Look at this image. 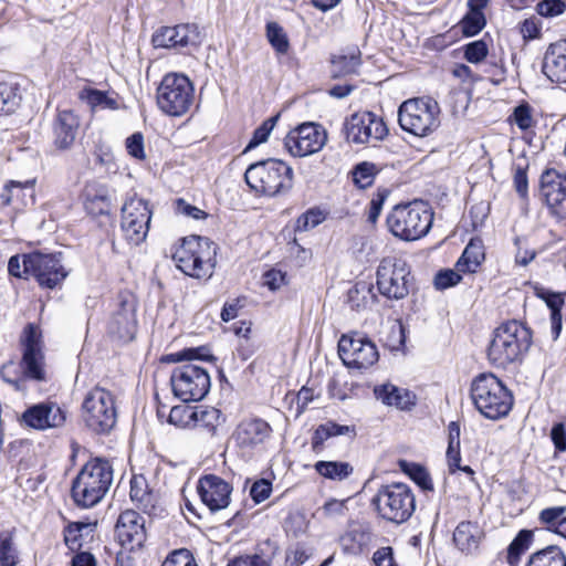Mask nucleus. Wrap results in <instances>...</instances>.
<instances>
[{"label": "nucleus", "instance_id": "obj_4", "mask_svg": "<svg viewBox=\"0 0 566 566\" xmlns=\"http://www.w3.org/2000/svg\"><path fill=\"white\" fill-rule=\"evenodd\" d=\"M471 397L480 413L492 420L505 417L513 406L511 391L491 373H483L474 378Z\"/></svg>", "mask_w": 566, "mask_h": 566}, {"label": "nucleus", "instance_id": "obj_49", "mask_svg": "<svg viewBox=\"0 0 566 566\" xmlns=\"http://www.w3.org/2000/svg\"><path fill=\"white\" fill-rule=\"evenodd\" d=\"M212 358L211 355L208 354L207 348L197 347V348H186L180 352L170 354L166 356L165 360L168 363H178V361H190L196 359L208 360Z\"/></svg>", "mask_w": 566, "mask_h": 566}, {"label": "nucleus", "instance_id": "obj_48", "mask_svg": "<svg viewBox=\"0 0 566 566\" xmlns=\"http://www.w3.org/2000/svg\"><path fill=\"white\" fill-rule=\"evenodd\" d=\"M485 22V15L483 12L468 11L460 21V27L464 35L473 36L484 28Z\"/></svg>", "mask_w": 566, "mask_h": 566}, {"label": "nucleus", "instance_id": "obj_27", "mask_svg": "<svg viewBox=\"0 0 566 566\" xmlns=\"http://www.w3.org/2000/svg\"><path fill=\"white\" fill-rule=\"evenodd\" d=\"M84 208L93 217L108 214L112 207V196L107 186L88 182L83 191Z\"/></svg>", "mask_w": 566, "mask_h": 566}, {"label": "nucleus", "instance_id": "obj_26", "mask_svg": "<svg viewBox=\"0 0 566 566\" xmlns=\"http://www.w3.org/2000/svg\"><path fill=\"white\" fill-rule=\"evenodd\" d=\"M78 126V117L72 111H60L53 124L55 147L69 149L76 138Z\"/></svg>", "mask_w": 566, "mask_h": 566}, {"label": "nucleus", "instance_id": "obj_28", "mask_svg": "<svg viewBox=\"0 0 566 566\" xmlns=\"http://www.w3.org/2000/svg\"><path fill=\"white\" fill-rule=\"evenodd\" d=\"M270 424L263 419L243 420L237 428L234 437L241 447H254L263 443L271 434Z\"/></svg>", "mask_w": 566, "mask_h": 566}, {"label": "nucleus", "instance_id": "obj_51", "mask_svg": "<svg viewBox=\"0 0 566 566\" xmlns=\"http://www.w3.org/2000/svg\"><path fill=\"white\" fill-rule=\"evenodd\" d=\"M277 119L279 115H275L264 120L262 125L254 130L251 140L244 149V153L266 142Z\"/></svg>", "mask_w": 566, "mask_h": 566}, {"label": "nucleus", "instance_id": "obj_37", "mask_svg": "<svg viewBox=\"0 0 566 566\" xmlns=\"http://www.w3.org/2000/svg\"><path fill=\"white\" fill-rule=\"evenodd\" d=\"M314 468L319 475L333 481H343L354 471L353 467L344 461H317Z\"/></svg>", "mask_w": 566, "mask_h": 566}, {"label": "nucleus", "instance_id": "obj_52", "mask_svg": "<svg viewBox=\"0 0 566 566\" xmlns=\"http://www.w3.org/2000/svg\"><path fill=\"white\" fill-rule=\"evenodd\" d=\"M192 408L193 407L182 405L172 407L168 416L169 423L180 428L192 426Z\"/></svg>", "mask_w": 566, "mask_h": 566}, {"label": "nucleus", "instance_id": "obj_19", "mask_svg": "<svg viewBox=\"0 0 566 566\" xmlns=\"http://www.w3.org/2000/svg\"><path fill=\"white\" fill-rule=\"evenodd\" d=\"M541 196L555 217L566 218V175L545 170L541 176Z\"/></svg>", "mask_w": 566, "mask_h": 566}, {"label": "nucleus", "instance_id": "obj_24", "mask_svg": "<svg viewBox=\"0 0 566 566\" xmlns=\"http://www.w3.org/2000/svg\"><path fill=\"white\" fill-rule=\"evenodd\" d=\"M136 331V305L133 301H122L108 322V333L118 340L129 342Z\"/></svg>", "mask_w": 566, "mask_h": 566}, {"label": "nucleus", "instance_id": "obj_11", "mask_svg": "<svg viewBox=\"0 0 566 566\" xmlns=\"http://www.w3.org/2000/svg\"><path fill=\"white\" fill-rule=\"evenodd\" d=\"M170 384L174 395L185 402L201 400L207 396L211 386L208 371L192 363L174 368Z\"/></svg>", "mask_w": 566, "mask_h": 566}, {"label": "nucleus", "instance_id": "obj_20", "mask_svg": "<svg viewBox=\"0 0 566 566\" xmlns=\"http://www.w3.org/2000/svg\"><path fill=\"white\" fill-rule=\"evenodd\" d=\"M197 491L201 502L211 511L218 512L229 506L232 486L216 474H206L198 481Z\"/></svg>", "mask_w": 566, "mask_h": 566}, {"label": "nucleus", "instance_id": "obj_36", "mask_svg": "<svg viewBox=\"0 0 566 566\" xmlns=\"http://www.w3.org/2000/svg\"><path fill=\"white\" fill-rule=\"evenodd\" d=\"M377 296L373 285L367 282H358L348 291V304L355 311L367 308L376 301Z\"/></svg>", "mask_w": 566, "mask_h": 566}, {"label": "nucleus", "instance_id": "obj_25", "mask_svg": "<svg viewBox=\"0 0 566 566\" xmlns=\"http://www.w3.org/2000/svg\"><path fill=\"white\" fill-rule=\"evenodd\" d=\"M543 72L556 83H566V40L552 43L545 52Z\"/></svg>", "mask_w": 566, "mask_h": 566}, {"label": "nucleus", "instance_id": "obj_29", "mask_svg": "<svg viewBox=\"0 0 566 566\" xmlns=\"http://www.w3.org/2000/svg\"><path fill=\"white\" fill-rule=\"evenodd\" d=\"M483 535V531L476 522L463 521L453 532V542L461 552L472 554L478 549Z\"/></svg>", "mask_w": 566, "mask_h": 566}, {"label": "nucleus", "instance_id": "obj_43", "mask_svg": "<svg viewBox=\"0 0 566 566\" xmlns=\"http://www.w3.org/2000/svg\"><path fill=\"white\" fill-rule=\"evenodd\" d=\"M360 65V53L353 51L349 55H338L332 60V74L334 77L346 76L357 72Z\"/></svg>", "mask_w": 566, "mask_h": 566}, {"label": "nucleus", "instance_id": "obj_62", "mask_svg": "<svg viewBox=\"0 0 566 566\" xmlns=\"http://www.w3.org/2000/svg\"><path fill=\"white\" fill-rule=\"evenodd\" d=\"M128 154L136 159H144V137L140 133H135L126 139Z\"/></svg>", "mask_w": 566, "mask_h": 566}, {"label": "nucleus", "instance_id": "obj_6", "mask_svg": "<svg viewBox=\"0 0 566 566\" xmlns=\"http://www.w3.org/2000/svg\"><path fill=\"white\" fill-rule=\"evenodd\" d=\"M433 213L423 201L396 206L387 217L389 231L405 241L424 237L431 229Z\"/></svg>", "mask_w": 566, "mask_h": 566}, {"label": "nucleus", "instance_id": "obj_1", "mask_svg": "<svg viewBox=\"0 0 566 566\" xmlns=\"http://www.w3.org/2000/svg\"><path fill=\"white\" fill-rule=\"evenodd\" d=\"M531 345V329L520 321H507L493 333L488 348L489 361L495 367L506 368L522 361Z\"/></svg>", "mask_w": 566, "mask_h": 566}, {"label": "nucleus", "instance_id": "obj_5", "mask_svg": "<svg viewBox=\"0 0 566 566\" xmlns=\"http://www.w3.org/2000/svg\"><path fill=\"white\" fill-rule=\"evenodd\" d=\"M216 249L207 238H184L179 245L174 248L171 258L176 266L186 275L196 279H208L214 268Z\"/></svg>", "mask_w": 566, "mask_h": 566}, {"label": "nucleus", "instance_id": "obj_63", "mask_svg": "<svg viewBox=\"0 0 566 566\" xmlns=\"http://www.w3.org/2000/svg\"><path fill=\"white\" fill-rule=\"evenodd\" d=\"M514 187L516 192L522 199L527 198L528 195V179L526 169L522 167H516L514 172Z\"/></svg>", "mask_w": 566, "mask_h": 566}, {"label": "nucleus", "instance_id": "obj_12", "mask_svg": "<svg viewBox=\"0 0 566 566\" xmlns=\"http://www.w3.org/2000/svg\"><path fill=\"white\" fill-rule=\"evenodd\" d=\"M377 287L389 300H402L409 294L411 279L405 261L387 258L377 269Z\"/></svg>", "mask_w": 566, "mask_h": 566}, {"label": "nucleus", "instance_id": "obj_38", "mask_svg": "<svg viewBox=\"0 0 566 566\" xmlns=\"http://www.w3.org/2000/svg\"><path fill=\"white\" fill-rule=\"evenodd\" d=\"M538 520L548 531L564 536L566 532V506H553L541 511Z\"/></svg>", "mask_w": 566, "mask_h": 566}, {"label": "nucleus", "instance_id": "obj_46", "mask_svg": "<svg viewBox=\"0 0 566 566\" xmlns=\"http://www.w3.org/2000/svg\"><path fill=\"white\" fill-rule=\"evenodd\" d=\"M266 36L273 49L279 54H286L290 49V42L283 28L276 22L266 24Z\"/></svg>", "mask_w": 566, "mask_h": 566}, {"label": "nucleus", "instance_id": "obj_39", "mask_svg": "<svg viewBox=\"0 0 566 566\" xmlns=\"http://www.w3.org/2000/svg\"><path fill=\"white\" fill-rule=\"evenodd\" d=\"M527 566H566V556L558 546H547L533 554Z\"/></svg>", "mask_w": 566, "mask_h": 566}, {"label": "nucleus", "instance_id": "obj_56", "mask_svg": "<svg viewBox=\"0 0 566 566\" xmlns=\"http://www.w3.org/2000/svg\"><path fill=\"white\" fill-rule=\"evenodd\" d=\"M324 220V216L319 210H308L300 216L296 220L297 231H307L315 228Z\"/></svg>", "mask_w": 566, "mask_h": 566}, {"label": "nucleus", "instance_id": "obj_10", "mask_svg": "<svg viewBox=\"0 0 566 566\" xmlns=\"http://www.w3.org/2000/svg\"><path fill=\"white\" fill-rule=\"evenodd\" d=\"M85 424L96 433L109 432L117 420L115 398L111 391L95 387L86 395L83 405Z\"/></svg>", "mask_w": 566, "mask_h": 566}, {"label": "nucleus", "instance_id": "obj_59", "mask_svg": "<svg viewBox=\"0 0 566 566\" xmlns=\"http://www.w3.org/2000/svg\"><path fill=\"white\" fill-rule=\"evenodd\" d=\"M271 492L272 483L265 479L255 481L250 489V495L255 503L265 501L270 496Z\"/></svg>", "mask_w": 566, "mask_h": 566}, {"label": "nucleus", "instance_id": "obj_47", "mask_svg": "<svg viewBox=\"0 0 566 566\" xmlns=\"http://www.w3.org/2000/svg\"><path fill=\"white\" fill-rule=\"evenodd\" d=\"M18 88L9 83H0V115L14 112L20 103Z\"/></svg>", "mask_w": 566, "mask_h": 566}, {"label": "nucleus", "instance_id": "obj_2", "mask_svg": "<svg viewBox=\"0 0 566 566\" xmlns=\"http://www.w3.org/2000/svg\"><path fill=\"white\" fill-rule=\"evenodd\" d=\"M113 482V468L108 460L94 458L86 462L72 483V499L77 506L88 509L99 503Z\"/></svg>", "mask_w": 566, "mask_h": 566}, {"label": "nucleus", "instance_id": "obj_42", "mask_svg": "<svg viewBox=\"0 0 566 566\" xmlns=\"http://www.w3.org/2000/svg\"><path fill=\"white\" fill-rule=\"evenodd\" d=\"M19 563V552L12 531L0 533V566H15Z\"/></svg>", "mask_w": 566, "mask_h": 566}, {"label": "nucleus", "instance_id": "obj_18", "mask_svg": "<svg viewBox=\"0 0 566 566\" xmlns=\"http://www.w3.org/2000/svg\"><path fill=\"white\" fill-rule=\"evenodd\" d=\"M25 266L32 269V276L41 286L48 289H54L67 276V272L56 254L31 252L25 260Z\"/></svg>", "mask_w": 566, "mask_h": 566}, {"label": "nucleus", "instance_id": "obj_3", "mask_svg": "<svg viewBox=\"0 0 566 566\" xmlns=\"http://www.w3.org/2000/svg\"><path fill=\"white\" fill-rule=\"evenodd\" d=\"M248 186L258 193L275 197L293 187V169L286 163L269 158L251 164L244 174Z\"/></svg>", "mask_w": 566, "mask_h": 566}, {"label": "nucleus", "instance_id": "obj_55", "mask_svg": "<svg viewBox=\"0 0 566 566\" xmlns=\"http://www.w3.org/2000/svg\"><path fill=\"white\" fill-rule=\"evenodd\" d=\"M29 255L30 253L11 256L8 262L9 273L19 279H28L32 275V269L25 266V260Z\"/></svg>", "mask_w": 566, "mask_h": 566}, {"label": "nucleus", "instance_id": "obj_8", "mask_svg": "<svg viewBox=\"0 0 566 566\" xmlns=\"http://www.w3.org/2000/svg\"><path fill=\"white\" fill-rule=\"evenodd\" d=\"M439 104L429 97H417L405 101L398 109L400 127L415 136L426 137L439 125Z\"/></svg>", "mask_w": 566, "mask_h": 566}, {"label": "nucleus", "instance_id": "obj_50", "mask_svg": "<svg viewBox=\"0 0 566 566\" xmlns=\"http://www.w3.org/2000/svg\"><path fill=\"white\" fill-rule=\"evenodd\" d=\"M376 167L370 163L358 164L353 171V180L356 186L364 189L370 186L374 181Z\"/></svg>", "mask_w": 566, "mask_h": 566}, {"label": "nucleus", "instance_id": "obj_60", "mask_svg": "<svg viewBox=\"0 0 566 566\" xmlns=\"http://www.w3.org/2000/svg\"><path fill=\"white\" fill-rule=\"evenodd\" d=\"M461 281L459 271L444 270L440 271L434 277V285L439 290H444L458 284Z\"/></svg>", "mask_w": 566, "mask_h": 566}, {"label": "nucleus", "instance_id": "obj_13", "mask_svg": "<svg viewBox=\"0 0 566 566\" xmlns=\"http://www.w3.org/2000/svg\"><path fill=\"white\" fill-rule=\"evenodd\" d=\"M151 216L153 211L146 200L134 196L125 201L122 208L120 228L128 243L138 245L145 241Z\"/></svg>", "mask_w": 566, "mask_h": 566}, {"label": "nucleus", "instance_id": "obj_17", "mask_svg": "<svg viewBox=\"0 0 566 566\" xmlns=\"http://www.w3.org/2000/svg\"><path fill=\"white\" fill-rule=\"evenodd\" d=\"M346 138L354 144L381 140L388 133L384 120L371 112L356 113L347 119Z\"/></svg>", "mask_w": 566, "mask_h": 566}, {"label": "nucleus", "instance_id": "obj_30", "mask_svg": "<svg viewBox=\"0 0 566 566\" xmlns=\"http://www.w3.org/2000/svg\"><path fill=\"white\" fill-rule=\"evenodd\" d=\"M33 185L32 180L24 182L11 180L0 193L1 205L13 206L14 209L25 207L29 200L33 201Z\"/></svg>", "mask_w": 566, "mask_h": 566}, {"label": "nucleus", "instance_id": "obj_54", "mask_svg": "<svg viewBox=\"0 0 566 566\" xmlns=\"http://www.w3.org/2000/svg\"><path fill=\"white\" fill-rule=\"evenodd\" d=\"M533 533L527 530L521 531L509 546L510 558L518 557L531 545Z\"/></svg>", "mask_w": 566, "mask_h": 566}, {"label": "nucleus", "instance_id": "obj_9", "mask_svg": "<svg viewBox=\"0 0 566 566\" xmlns=\"http://www.w3.org/2000/svg\"><path fill=\"white\" fill-rule=\"evenodd\" d=\"M193 98V85L184 74L165 75L157 88L158 107L170 116L186 114L190 109Z\"/></svg>", "mask_w": 566, "mask_h": 566}, {"label": "nucleus", "instance_id": "obj_7", "mask_svg": "<svg viewBox=\"0 0 566 566\" xmlns=\"http://www.w3.org/2000/svg\"><path fill=\"white\" fill-rule=\"evenodd\" d=\"M378 515L391 523L407 522L416 510V497L405 483H390L381 485L371 500Z\"/></svg>", "mask_w": 566, "mask_h": 566}, {"label": "nucleus", "instance_id": "obj_16", "mask_svg": "<svg viewBox=\"0 0 566 566\" xmlns=\"http://www.w3.org/2000/svg\"><path fill=\"white\" fill-rule=\"evenodd\" d=\"M326 143V133L314 123H304L284 138L286 150L294 157H305L319 151Z\"/></svg>", "mask_w": 566, "mask_h": 566}, {"label": "nucleus", "instance_id": "obj_32", "mask_svg": "<svg viewBox=\"0 0 566 566\" xmlns=\"http://www.w3.org/2000/svg\"><path fill=\"white\" fill-rule=\"evenodd\" d=\"M535 294L537 297L542 298L551 310L552 338L553 340H557L563 327L560 314V310L564 305L563 294L553 293L538 286L535 287Z\"/></svg>", "mask_w": 566, "mask_h": 566}, {"label": "nucleus", "instance_id": "obj_64", "mask_svg": "<svg viewBox=\"0 0 566 566\" xmlns=\"http://www.w3.org/2000/svg\"><path fill=\"white\" fill-rule=\"evenodd\" d=\"M552 441L558 451H566V427L564 423H555L551 431Z\"/></svg>", "mask_w": 566, "mask_h": 566}, {"label": "nucleus", "instance_id": "obj_14", "mask_svg": "<svg viewBox=\"0 0 566 566\" xmlns=\"http://www.w3.org/2000/svg\"><path fill=\"white\" fill-rule=\"evenodd\" d=\"M338 355L346 367L357 370L368 369L379 359L376 345L358 333L345 334L339 338Z\"/></svg>", "mask_w": 566, "mask_h": 566}, {"label": "nucleus", "instance_id": "obj_53", "mask_svg": "<svg viewBox=\"0 0 566 566\" xmlns=\"http://www.w3.org/2000/svg\"><path fill=\"white\" fill-rule=\"evenodd\" d=\"M488 53L489 48L484 40H476L464 45V57L470 63L478 64L482 62Z\"/></svg>", "mask_w": 566, "mask_h": 566}, {"label": "nucleus", "instance_id": "obj_57", "mask_svg": "<svg viewBox=\"0 0 566 566\" xmlns=\"http://www.w3.org/2000/svg\"><path fill=\"white\" fill-rule=\"evenodd\" d=\"M512 119L520 129H528L533 125L532 109L530 105L521 104L516 106L514 108Z\"/></svg>", "mask_w": 566, "mask_h": 566}, {"label": "nucleus", "instance_id": "obj_34", "mask_svg": "<svg viewBox=\"0 0 566 566\" xmlns=\"http://www.w3.org/2000/svg\"><path fill=\"white\" fill-rule=\"evenodd\" d=\"M369 533L358 524L350 525L340 536L339 543L347 554H359L369 542Z\"/></svg>", "mask_w": 566, "mask_h": 566}, {"label": "nucleus", "instance_id": "obj_61", "mask_svg": "<svg viewBox=\"0 0 566 566\" xmlns=\"http://www.w3.org/2000/svg\"><path fill=\"white\" fill-rule=\"evenodd\" d=\"M161 566H197V563L187 551H176L164 560Z\"/></svg>", "mask_w": 566, "mask_h": 566}, {"label": "nucleus", "instance_id": "obj_21", "mask_svg": "<svg viewBox=\"0 0 566 566\" xmlns=\"http://www.w3.org/2000/svg\"><path fill=\"white\" fill-rule=\"evenodd\" d=\"M156 48L184 49L197 46L200 43V33L195 24H179L163 27L153 35Z\"/></svg>", "mask_w": 566, "mask_h": 566}, {"label": "nucleus", "instance_id": "obj_31", "mask_svg": "<svg viewBox=\"0 0 566 566\" xmlns=\"http://www.w3.org/2000/svg\"><path fill=\"white\" fill-rule=\"evenodd\" d=\"M374 394L382 403L401 410L410 409L415 405L416 396L411 391L389 382L375 387Z\"/></svg>", "mask_w": 566, "mask_h": 566}, {"label": "nucleus", "instance_id": "obj_45", "mask_svg": "<svg viewBox=\"0 0 566 566\" xmlns=\"http://www.w3.org/2000/svg\"><path fill=\"white\" fill-rule=\"evenodd\" d=\"M400 469L410 476L412 481H415L423 491H432L433 484L428 471L421 467L420 464L400 461Z\"/></svg>", "mask_w": 566, "mask_h": 566}, {"label": "nucleus", "instance_id": "obj_58", "mask_svg": "<svg viewBox=\"0 0 566 566\" xmlns=\"http://www.w3.org/2000/svg\"><path fill=\"white\" fill-rule=\"evenodd\" d=\"M566 10V4L562 0H544L537 4V12L542 17H556Z\"/></svg>", "mask_w": 566, "mask_h": 566}, {"label": "nucleus", "instance_id": "obj_15", "mask_svg": "<svg viewBox=\"0 0 566 566\" xmlns=\"http://www.w3.org/2000/svg\"><path fill=\"white\" fill-rule=\"evenodd\" d=\"M23 357L22 368L24 376L30 379L42 381L45 379L44 354L42 334L34 324H28L22 337Z\"/></svg>", "mask_w": 566, "mask_h": 566}, {"label": "nucleus", "instance_id": "obj_44", "mask_svg": "<svg viewBox=\"0 0 566 566\" xmlns=\"http://www.w3.org/2000/svg\"><path fill=\"white\" fill-rule=\"evenodd\" d=\"M130 499L137 503V507L150 514L153 505V495L147 491L143 478H134L130 481Z\"/></svg>", "mask_w": 566, "mask_h": 566}, {"label": "nucleus", "instance_id": "obj_35", "mask_svg": "<svg viewBox=\"0 0 566 566\" xmlns=\"http://www.w3.org/2000/svg\"><path fill=\"white\" fill-rule=\"evenodd\" d=\"M484 260L483 245L480 240L472 239L457 262L459 272L474 273Z\"/></svg>", "mask_w": 566, "mask_h": 566}, {"label": "nucleus", "instance_id": "obj_33", "mask_svg": "<svg viewBox=\"0 0 566 566\" xmlns=\"http://www.w3.org/2000/svg\"><path fill=\"white\" fill-rule=\"evenodd\" d=\"M96 530V523H72L64 533L65 544L72 549H81L93 539Z\"/></svg>", "mask_w": 566, "mask_h": 566}, {"label": "nucleus", "instance_id": "obj_40", "mask_svg": "<svg viewBox=\"0 0 566 566\" xmlns=\"http://www.w3.org/2000/svg\"><path fill=\"white\" fill-rule=\"evenodd\" d=\"M80 98L85 101L93 111L118 108L117 99L111 96L108 93L90 87L84 88L80 93Z\"/></svg>", "mask_w": 566, "mask_h": 566}, {"label": "nucleus", "instance_id": "obj_23", "mask_svg": "<svg viewBox=\"0 0 566 566\" xmlns=\"http://www.w3.org/2000/svg\"><path fill=\"white\" fill-rule=\"evenodd\" d=\"M22 419L31 428L45 430L62 427L65 423L66 413L56 403L42 402L28 408Z\"/></svg>", "mask_w": 566, "mask_h": 566}, {"label": "nucleus", "instance_id": "obj_22", "mask_svg": "<svg viewBox=\"0 0 566 566\" xmlns=\"http://www.w3.org/2000/svg\"><path fill=\"white\" fill-rule=\"evenodd\" d=\"M145 523V518L136 511H124L116 523V536L122 546L140 548L146 541Z\"/></svg>", "mask_w": 566, "mask_h": 566}, {"label": "nucleus", "instance_id": "obj_41", "mask_svg": "<svg viewBox=\"0 0 566 566\" xmlns=\"http://www.w3.org/2000/svg\"><path fill=\"white\" fill-rule=\"evenodd\" d=\"M192 427L202 428L210 432L214 431L220 424L221 413L218 409L207 406L192 408Z\"/></svg>", "mask_w": 566, "mask_h": 566}]
</instances>
